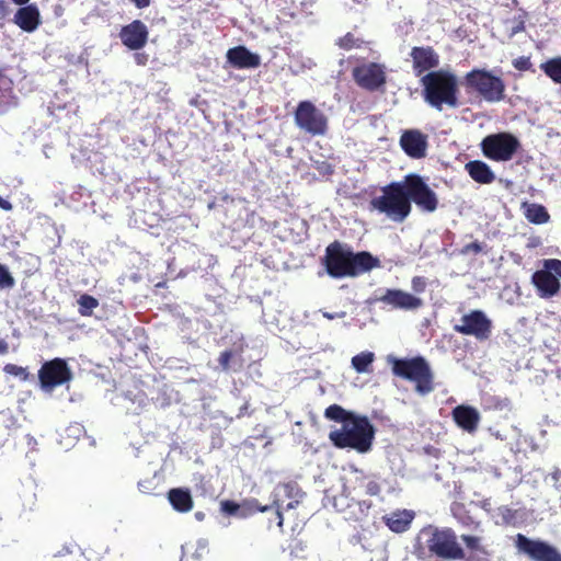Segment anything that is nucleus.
<instances>
[{
    "label": "nucleus",
    "mask_w": 561,
    "mask_h": 561,
    "mask_svg": "<svg viewBox=\"0 0 561 561\" xmlns=\"http://www.w3.org/2000/svg\"><path fill=\"white\" fill-rule=\"evenodd\" d=\"M323 264L333 278L356 277L380 265L377 257L367 251L354 253L340 241L325 248Z\"/></svg>",
    "instance_id": "nucleus-1"
},
{
    "label": "nucleus",
    "mask_w": 561,
    "mask_h": 561,
    "mask_svg": "<svg viewBox=\"0 0 561 561\" xmlns=\"http://www.w3.org/2000/svg\"><path fill=\"white\" fill-rule=\"evenodd\" d=\"M415 553L419 558L427 557L447 561L462 560L466 557L458 542L457 535L451 528L434 526L421 530Z\"/></svg>",
    "instance_id": "nucleus-2"
},
{
    "label": "nucleus",
    "mask_w": 561,
    "mask_h": 561,
    "mask_svg": "<svg viewBox=\"0 0 561 561\" xmlns=\"http://www.w3.org/2000/svg\"><path fill=\"white\" fill-rule=\"evenodd\" d=\"M424 101L442 111L444 105L457 107L458 102V79L457 76L448 70H434L424 75L421 80Z\"/></svg>",
    "instance_id": "nucleus-3"
},
{
    "label": "nucleus",
    "mask_w": 561,
    "mask_h": 561,
    "mask_svg": "<svg viewBox=\"0 0 561 561\" xmlns=\"http://www.w3.org/2000/svg\"><path fill=\"white\" fill-rule=\"evenodd\" d=\"M380 192L381 195L369 201V211L385 215L393 222H403L412 211L403 180L388 183L380 187Z\"/></svg>",
    "instance_id": "nucleus-4"
},
{
    "label": "nucleus",
    "mask_w": 561,
    "mask_h": 561,
    "mask_svg": "<svg viewBox=\"0 0 561 561\" xmlns=\"http://www.w3.org/2000/svg\"><path fill=\"white\" fill-rule=\"evenodd\" d=\"M387 363L391 366L393 376L414 385L416 393L426 396L434 391V373L425 357L419 355L411 358H398L388 355Z\"/></svg>",
    "instance_id": "nucleus-5"
},
{
    "label": "nucleus",
    "mask_w": 561,
    "mask_h": 561,
    "mask_svg": "<svg viewBox=\"0 0 561 561\" xmlns=\"http://www.w3.org/2000/svg\"><path fill=\"white\" fill-rule=\"evenodd\" d=\"M375 428L366 416H354L341 428L331 431L329 438L337 448H351L367 453L371 448Z\"/></svg>",
    "instance_id": "nucleus-6"
},
{
    "label": "nucleus",
    "mask_w": 561,
    "mask_h": 561,
    "mask_svg": "<svg viewBox=\"0 0 561 561\" xmlns=\"http://www.w3.org/2000/svg\"><path fill=\"white\" fill-rule=\"evenodd\" d=\"M465 83L489 103H497L505 98V82L489 70L472 69L465 76Z\"/></svg>",
    "instance_id": "nucleus-7"
},
{
    "label": "nucleus",
    "mask_w": 561,
    "mask_h": 561,
    "mask_svg": "<svg viewBox=\"0 0 561 561\" xmlns=\"http://www.w3.org/2000/svg\"><path fill=\"white\" fill-rule=\"evenodd\" d=\"M480 147L485 158L504 162L513 159L520 148V142L513 134L502 131L485 136Z\"/></svg>",
    "instance_id": "nucleus-8"
},
{
    "label": "nucleus",
    "mask_w": 561,
    "mask_h": 561,
    "mask_svg": "<svg viewBox=\"0 0 561 561\" xmlns=\"http://www.w3.org/2000/svg\"><path fill=\"white\" fill-rule=\"evenodd\" d=\"M409 203H414L425 213H434L439 205L437 194L428 186L425 179L417 173H409L403 178Z\"/></svg>",
    "instance_id": "nucleus-9"
},
{
    "label": "nucleus",
    "mask_w": 561,
    "mask_h": 561,
    "mask_svg": "<svg viewBox=\"0 0 561 561\" xmlns=\"http://www.w3.org/2000/svg\"><path fill=\"white\" fill-rule=\"evenodd\" d=\"M294 119L299 129L312 136H322L328 130L327 116L311 101L298 103Z\"/></svg>",
    "instance_id": "nucleus-10"
},
{
    "label": "nucleus",
    "mask_w": 561,
    "mask_h": 561,
    "mask_svg": "<svg viewBox=\"0 0 561 561\" xmlns=\"http://www.w3.org/2000/svg\"><path fill=\"white\" fill-rule=\"evenodd\" d=\"M352 78L359 88L378 91L387 82L386 66L374 61L358 64L352 69Z\"/></svg>",
    "instance_id": "nucleus-11"
},
{
    "label": "nucleus",
    "mask_w": 561,
    "mask_h": 561,
    "mask_svg": "<svg viewBox=\"0 0 561 561\" xmlns=\"http://www.w3.org/2000/svg\"><path fill=\"white\" fill-rule=\"evenodd\" d=\"M383 480L376 473H366L360 469H354L351 478L344 484L347 495H368L381 497Z\"/></svg>",
    "instance_id": "nucleus-12"
},
{
    "label": "nucleus",
    "mask_w": 561,
    "mask_h": 561,
    "mask_svg": "<svg viewBox=\"0 0 561 561\" xmlns=\"http://www.w3.org/2000/svg\"><path fill=\"white\" fill-rule=\"evenodd\" d=\"M72 371L62 358L45 362L38 370V380L43 390L51 391L56 387L69 382Z\"/></svg>",
    "instance_id": "nucleus-13"
},
{
    "label": "nucleus",
    "mask_w": 561,
    "mask_h": 561,
    "mask_svg": "<svg viewBox=\"0 0 561 561\" xmlns=\"http://www.w3.org/2000/svg\"><path fill=\"white\" fill-rule=\"evenodd\" d=\"M454 331L474 336L478 341H485L491 336L492 321L482 310H471L461 317L460 323L454 325Z\"/></svg>",
    "instance_id": "nucleus-14"
},
{
    "label": "nucleus",
    "mask_w": 561,
    "mask_h": 561,
    "mask_svg": "<svg viewBox=\"0 0 561 561\" xmlns=\"http://www.w3.org/2000/svg\"><path fill=\"white\" fill-rule=\"evenodd\" d=\"M516 548L531 561H561V552L554 546L523 534L516 536Z\"/></svg>",
    "instance_id": "nucleus-15"
},
{
    "label": "nucleus",
    "mask_w": 561,
    "mask_h": 561,
    "mask_svg": "<svg viewBox=\"0 0 561 561\" xmlns=\"http://www.w3.org/2000/svg\"><path fill=\"white\" fill-rule=\"evenodd\" d=\"M410 57L414 76L421 78L434 71L440 62L439 54L432 46H414L411 48Z\"/></svg>",
    "instance_id": "nucleus-16"
},
{
    "label": "nucleus",
    "mask_w": 561,
    "mask_h": 561,
    "mask_svg": "<svg viewBox=\"0 0 561 561\" xmlns=\"http://www.w3.org/2000/svg\"><path fill=\"white\" fill-rule=\"evenodd\" d=\"M148 28L140 20H134L123 26L119 32V38L124 46L130 50L141 49L148 42Z\"/></svg>",
    "instance_id": "nucleus-17"
},
{
    "label": "nucleus",
    "mask_w": 561,
    "mask_h": 561,
    "mask_svg": "<svg viewBox=\"0 0 561 561\" xmlns=\"http://www.w3.org/2000/svg\"><path fill=\"white\" fill-rule=\"evenodd\" d=\"M402 150L413 159H421L426 156L427 137L419 129L405 130L400 137Z\"/></svg>",
    "instance_id": "nucleus-18"
},
{
    "label": "nucleus",
    "mask_w": 561,
    "mask_h": 561,
    "mask_svg": "<svg viewBox=\"0 0 561 561\" xmlns=\"http://www.w3.org/2000/svg\"><path fill=\"white\" fill-rule=\"evenodd\" d=\"M379 301L392 308L403 310H414L423 306L421 298L401 289H387L386 293L379 297Z\"/></svg>",
    "instance_id": "nucleus-19"
},
{
    "label": "nucleus",
    "mask_w": 561,
    "mask_h": 561,
    "mask_svg": "<svg viewBox=\"0 0 561 561\" xmlns=\"http://www.w3.org/2000/svg\"><path fill=\"white\" fill-rule=\"evenodd\" d=\"M227 61L237 69H254L261 65V57L245 46H236L227 51Z\"/></svg>",
    "instance_id": "nucleus-20"
},
{
    "label": "nucleus",
    "mask_w": 561,
    "mask_h": 561,
    "mask_svg": "<svg viewBox=\"0 0 561 561\" xmlns=\"http://www.w3.org/2000/svg\"><path fill=\"white\" fill-rule=\"evenodd\" d=\"M451 415L457 426L461 430L468 433L477 431L480 422V413L476 408L460 404L453 409Z\"/></svg>",
    "instance_id": "nucleus-21"
},
{
    "label": "nucleus",
    "mask_w": 561,
    "mask_h": 561,
    "mask_svg": "<svg viewBox=\"0 0 561 561\" xmlns=\"http://www.w3.org/2000/svg\"><path fill=\"white\" fill-rule=\"evenodd\" d=\"M531 282L541 298H551L560 290L559 279L550 271L539 270L531 276Z\"/></svg>",
    "instance_id": "nucleus-22"
},
{
    "label": "nucleus",
    "mask_w": 561,
    "mask_h": 561,
    "mask_svg": "<svg viewBox=\"0 0 561 561\" xmlns=\"http://www.w3.org/2000/svg\"><path fill=\"white\" fill-rule=\"evenodd\" d=\"M13 22L24 32L32 33L41 24V13L35 3L21 5Z\"/></svg>",
    "instance_id": "nucleus-23"
},
{
    "label": "nucleus",
    "mask_w": 561,
    "mask_h": 561,
    "mask_svg": "<svg viewBox=\"0 0 561 561\" xmlns=\"http://www.w3.org/2000/svg\"><path fill=\"white\" fill-rule=\"evenodd\" d=\"M221 512L226 515H236L240 517H247L248 515L257 513V512H266L271 510V506H261L257 500H251L243 502L242 504H238L231 500H225L220 503Z\"/></svg>",
    "instance_id": "nucleus-24"
},
{
    "label": "nucleus",
    "mask_w": 561,
    "mask_h": 561,
    "mask_svg": "<svg viewBox=\"0 0 561 561\" xmlns=\"http://www.w3.org/2000/svg\"><path fill=\"white\" fill-rule=\"evenodd\" d=\"M414 513L408 510L396 511L382 516V522L388 528L397 534L404 533L410 528Z\"/></svg>",
    "instance_id": "nucleus-25"
},
{
    "label": "nucleus",
    "mask_w": 561,
    "mask_h": 561,
    "mask_svg": "<svg viewBox=\"0 0 561 561\" xmlns=\"http://www.w3.org/2000/svg\"><path fill=\"white\" fill-rule=\"evenodd\" d=\"M282 490L284 491L285 495L290 497V499L291 497H296L298 495L301 496L300 490L298 488L289 484V483L284 484L282 486ZM299 502H300L299 499H294V500L289 501L286 504H284V501L280 500V499H276L274 501L275 515H276V518H277V525L279 527L283 526V523H284L283 512L295 508L299 504Z\"/></svg>",
    "instance_id": "nucleus-26"
},
{
    "label": "nucleus",
    "mask_w": 561,
    "mask_h": 561,
    "mask_svg": "<svg viewBox=\"0 0 561 561\" xmlns=\"http://www.w3.org/2000/svg\"><path fill=\"white\" fill-rule=\"evenodd\" d=\"M466 171L470 178L480 184H490L495 180L491 168L481 160H472L466 163Z\"/></svg>",
    "instance_id": "nucleus-27"
},
{
    "label": "nucleus",
    "mask_w": 561,
    "mask_h": 561,
    "mask_svg": "<svg viewBox=\"0 0 561 561\" xmlns=\"http://www.w3.org/2000/svg\"><path fill=\"white\" fill-rule=\"evenodd\" d=\"M168 500L179 513H187L193 508L194 502L190 490L174 488L168 492Z\"/></svg>",
    "instance_id": "nucleus-28"
},
{
    "label": "nucleus",
    "mask_w": 561,
    "mask_h": 561,
    "mask_svg": "<svg viewBox=\"0 0 561 561\" xmlns=\"http://www.w3.org/2000/svg\"><path fill=\"white\" fill-rule=\"evenodd\" d=\"M527 220L535 225H542L549 221L550 215L546 207L540 204H528L525 210Z\"/></svg>",
    "instance_id": "nucleus-29"
},
{
    "label": "nucleus",
    "mask_w": 561,
    "mask_h": 561,
    "mask_svg": "<svg viewBox=\"0 0 561 561\" xmlns=\"http://www.w3.org/2000/svg\"><path fill=\"white\" fill-rule=\"evenodd\" d=\"M324 416L328 420L340 422V423H342V425H344L345 423L351 421L356 415L350 411H346L344 408H342L339 404H331L325 409Z\"/></svg>",
    "instance_id": "nucleus-30"
},
{
    "label": "nucleus",
    "mask_w": 561,
    "mask_h": 561,
    "mask_svg": "<svg viewBox=\"0 0 561 561\" xmlns=\"http://www.w3.org/2000/svg\"><path fill=\"white\" fill-rule=\"evenodd\" d=\"M540 69L554 83L561 84V57L551 58L542 62Z\"/></svg>",
    "instance_id": "nucleus-31"
},
{
    "label": "nucleus",
    "mask_w": 561,
    "mask_h": 561,
    "mask_svg": "<svg viewBox=\"0 0 561 561\" xmlns=\"http://www.w3.org/2000/svg\"><path fill=\"white\" fill-rule=\"evenodd\" d=\"M374 359L373 352H362L352 358V366L359 374L369 373Z\"/></svg>",
    "instance_id": "nucleus-32"
},
{
    "label": "nucleus",
    "mask_w": 561,
    "mask_h": 561,
    "mask_svg": "<svg viewBox=\"0 0 561 561\" xmlns=\"http://www.w3.org/2000/svg\"><path fill=\"white\" fill-rule=\"evenodd\" d=\"M79 305V313L82 317H90L93 312V310L99 306V300L88 294H83L78 299Z\"/></svg>",
    "instance_id": "nucleus-33"
},
{
    "label": "nucleus",
    "mask_w": 561,
    "mask_h": 561,
    "mask_svg": "<svg viewBox=\"0 0 561 561\" xmlns=\"http://www.w3.org/2000/svg\"><path fill=\"white\" fill-rule=\"evenodd\" d=\"M364 42L357 37L351 32L346 33L344 36L340 37L336 41V45L344 49V50H351L353 48H360Z\"/></svg>",
    "instance_id": "nucleus-34"
},
{
    "label": "nucleus",
    "mask_w": 561,
    "mask_h": 561,
    "mask_svg": "<svg viewBox=\"0 0 561 561\" xmlns=\"http://www.w3.org/2000/svg\"><path fill=\"white\" fill-rule=\"evenodd\" d=\"M528 19V12L524 9L519 10V14L514 16L510 22L512 23L510 37L525 31V23Z\"/></svg>",
    "instance_id": "nucleus-35"
},
{
    "label": "nucleus",
    "mask_w": 561,
    "mask_h": 561,
    "mask_svg": "<svg viewBox=\"0 0 561 561\" xmlns=\"http://www.w3.org/2000/svg\"><path fill=\"white\" fill-rule=\"evenodd\" d=\"M14 285V277L7 266L0 263V289L12 288Z\"/></svg>",
    "instance_id": "nucleus-36"
},
{
    "label": "nucleus",
    "mask_w": 561,
    "mask_h": 561,
    "mask_svg": "<svg viewBox=\"0 0 561 561\" xmlns=\"http://www.w3.org/2000/svg\"><path fill=\"white\" fill-rule=\"evenodd\" d=\"M543 270L550 271V274L554 275L557 278L561 277V260H558V259L543 260Z\"/></svg>",
    "instance_id": "nucleus-37"
},
{
    "label": "nucleus",
    "mask_w": 561,
    "mask_h": 561,
    "mask_svg": "<svg viewBox=\"0 0 561 561\" xmlns=\"http://www.w3.org/2000/svg\"><path fill=\"white\" fill-rule=\"evenodd\" d=\"M513 67L519 71H534L533 64L529 56H520L513 60Z\"/></svg>",
    "instance_id": "nucleus-38"
},
{
    "label": "nucleus",
    "mask_w": 561,
    "mask_h": 561,
    "mask_svg": "<svg viewBox=\"0 0 561 561\" xmlns=\"http://www.w3.org/2000/svg\"><path fill=\"white\" fill-rule=\"evenodd\" d=\"M461 540L463 541V543L466 545V547L469 550H472V551H481L482 550L481 543H480L481 539L477 536L462 535Z\"/></svg>",
    "instance_id": "nucleus-39"
},
{
    "label": "nucleus",
    "mask_w": 561,
    "mask_h": 561,
    "mask_svg": "<svg viewBox=\"0 0 561 561\" xmlns=\"http://www.w3.org/2000/svg\"><path fill=\"white\" fill-rule=\"evenodd\" d=\"M233 357V352L231 350H226L220 353L218 357V363L222 370L228 371L230 368V360Z\"/></svg>",
    "instance_id": "nucleus-40"
},
{
    "label": "nucleus",
    "mask_w": 561,
    "mask_h": 561,
    "mask_svg": "<svg viewBox=\"0 0 561 561\" xmlns=\"http://www.w3.org/2000/svg\"><path fill=\"white\" fill-rule=\"evenodd\" d=\"M483 251V247L480 242L478 241H473L471 243H468L466 245L462 247V249L460 250V253L463 254V255H467V254H470V253H473V254H479Z\"/></svg>",
    "instance_id": "nucleus-41"
},
{
    "label": "nucleus",
    "mask_w": 561,
    "mask_h": 561,
    "mask_svg": "<svg viewBox=\"0 0 561 561\" xmlns=\"http://www.w3.org/2000/svg\"><path fill=\"white\" fill-rule=\"evenodd\" d=\"M411 286L414 293L421 294L426 288V279L423 276H414L411 282Z\"/></svg>",
    "instance_id": "nucleus-42"
},
{
    "label": "nucleus",
    "mask_w": 561,
    "mask_h": 561,
    "mask_svg": "<svg viewBox=\"0 0 561 561\" xmlns=\"http://www.w3.org/2000/svg\"><path fill=\"white\" fill-rule=\"evenodd\" d=\"M499 514L502 516L503 522L508 524L515 518L516 512L508 506H501L499 507Z\"/></svg>",
    "instance_id": "nucleus-43"
},
{
    "label": "nucleus",
    "mask_w": 561,
    "mask_h": 561,
    "mask_svg": "<svg viewBox=\"0 0 561 561\" xmlns=\"http://www.w3.org/2000/svg\"><path fill=\"white\" fill-rule=\"evenodd\" d=\"M357 504H358L359 512L363 516H367L370 508L373 507V503L370 501H366V500L358 501Z\"/></svg>",
    "instance_id": "nucleus-44"
},
{
    "label": "nucleus",
    "mask_w": 561,
    "mask_h": 561,
    "mask_svg": "<svg viewBox=\"0 0 561 561\" xmlns=\"http://www.w3.org/2000/svg\"><path fill=\"white\" fill-rule=\"evenodd\" d=\"M10 8L7 0H0V19H4L9 15Z\"/></svg>",
    "instance_id": "nucleus-45"
},
{
    "label": "nucleus",
    "mask_w": 561,
    "mask_h": 561,
    "mask_svg": "<svg viewBox=\"0 0 561 561\" xmlns=\"http://www.w3.org/2000/svg\"><path fill=\"white\" fill-rule=\"evenodd\" d=\"M135 60L137 65L145 66L148 61V55H146L145 53H136Z\"/></svg>",
    "instance_id": "nucleus-46"
},
{
    "label": "nucleus",
    "mask_w": 561,
    "mask_h": 561,
    "mask_svg": "<svg viewBox=\"0 0 561 561\" xmlns=\"http://www.w3.org/2000/svg\"><path fill=\"white\" fill-rule=\"evenodd\" d=\"M137 8H147L150 4V0H130Z\"/></svg>",
    "instance_id": "nucleus-47"
},
{
    "label": "nucleus",
    "mask_w": 561,
    "mask_h": 561,
    "mask_svg": "<svg viewBox=\"0 0 561 561\" xmlns=\"http://www.w3.org/2000/svg\"><path fill=\"white\" fill-rule=\"evenodd\" d=\"M12 207L13 206H12V204L9 201H7V199H4V198H2L0 196V208L1 209H3V210H11Z\"/></svg>",
    "instance_id": "nucleus-48"
},
{
    "label": "nucleus",
    "mask_w": 561,
    "mask_h": 561,
    "mask_svg": "<svg viewBox=\"0 0 561 561\" xmlns=\"http://www.w3.org/2000/svg\"><path fill=\"white\" fill-rule=\"evenodd\" d=\"M7 370L10 371V373L14 371L15 375L24 373V369L22 367H18V366H14V365H8L7 366Z\"/></svg>",
    "instance_id": "nucleus-49"
},
{
    "label": "nucleus",
    "mask_w": 561,
    "mask_h": 561,
    "mask_svg": "<svg viewBox=\"0 0 561 561\" xmlns=\"http://www.w3.org/2000/svg\"><path fill=\"white\" fill-rule=\"evenodd\" d=\"M9 350L8 343L0 339V354H5Z\"/></svg>",
    "instance_id": "nucleus-50"
},
{
    "label": "nucleus",
    "mask_w": 561,
    "mask_h": 561,
    "mask_svg": "<svg viewBox=\"0 0 561 561\" xmlns=\"http://www.w3.org/2000/svg\"><path fill=\"white\" fill-rule=\"evenodd\" d=\"M18 5L28 4L30 0H12Z\"/></svg>",
    "instance_id": "nucleus-51"
},
{
    "label": "nucleus",
    "mask_w": 561,
    "mask_h": 561,
    "mask_svg": "<svg viewBox=\"0 0 561 561\" xmlns=\"http://www.w3.org/2000/svg\"><path fill=\"white\" fill-rule=\"evenodd\" d=\"M146 482H139L138 488L141 492L147 493V485H145Z\"/></svg>",
    "instance_id": "nucleus-52"
}]
</instances>
